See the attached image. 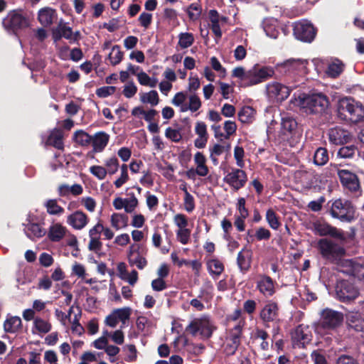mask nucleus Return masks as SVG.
Wrapping results in <instances>:
<instances>
[{
    "label": "nucleus",
    "instance_id": "obj_1",
    "mask_svg": "<svg viewBox=\"0 0 364 364\" xmlns=\"http://www.w3.org/2000/svg\"><path fill=\"white\" fill-rule=\"evenodd\" d=\"M338 112L340 117L353 122H358L364 117L363 105L350 97L339 100Z\"/></svg>",
    "mask_w": 364,
    "mask_h": 364
},
{
    "label": "nucleus",
    "instance_id": "obj_2",
    "mask_svg": "<svg viewBox=\"0 0 364 364\" xmlns=\"http://www.w3.org/2000/svg\"><path fill=\"white\" fill-rule=\"evenodd\" d=\"M328 105L327 97L322 93L299 97V105L306 113H322L326 109Z\"/></svg>",
    "mask_w": 364,
    "mask_h": 364
},
{
    "label": "nucleus",
    "instance_id": "obj_3",
    "mask_svg": "<svg viewBox=\"0 0 364 364\" xmlns=\"http://www.w3.org/2000/svg\"><path fill=\"white\" fill-rule=\"evenodd\" d=\"M187 329L193 336L199 333L203 338H209L212 336L215 327L209 316H202L192 320Z\"/></svg>",
    "mask_w": 364,
    "mask_h": 364
},
{
    "label": "nucleus",
    "instance_id": "obj_4",
    "mask_svg": "<svg viewBox=\"0 0 364 364\" xmlns=\"http://www.w3.org/2000/svg\"><path fill=\"white\" fill-rule=\"evenodd\" d=\"M318 248L322 257L331 262L336 261L345 255L343 247L328 239L319 240Z\"/></svg>",
    "mask_w": 364,
    "mask_h": 364
},
{
    "label": "nucleus",
    "instance_id": "obj_5",
    "mask_svg": "<svg viewBox=\"0 0 364 364\" xmlns=\"http://www.w3.org/2000/svg\"><path fill=\"white\" fill-rule=\"evenodd\" d=\"M274 69L270 66L254 65L247 70L246 87L253 86L267 80L274 75Z\"/></svg>",
    "mask_w": 364,
    "mask_h": 364
},
{
    "label": "nucleus",
    "instance_id": "obj_6",
    "mask_svg": "<svg viewBox=\"0 0 364 364\" xmlns=\"http://www.w3.org/2000/svg\"><path fill=\"white\" fill-rule=\"evenodd\" d=\"M331 215L341 220L350 222L353 219L354 208L350 201L338 199L331 205Z\"/></svg>",
    "mask_w": 364,
    "mask_h": 364
},
{
    "label": "nucleus",
    "instance_id": "obj_7",
    "mask_svg": "<svg viewBox=\"0 0 364 364\" xmlns=\"http://www.w3.org/2000/svg\"><path fill=\"white\" fill-rule=\"evenodd\" d=\"M245 325L244 320H240L238 323L230 331L224 346V353L227 355H232L240 344V338Z\"/></svg>",
    "mask_w": 364,
    "mask_h": 364
},
{
    "label": "nucleus",
    "instance_id": "obj_8",
    "mask_svg": "<svg viewBox=\"0 0 364 364\" xmlns=\"http://www.w3.org/2000/svg\"><path fill=\"white\" fill-rule=\"evenodd\" d=\"M307 61L301 59H289L277 67L279 71L285 75H304L306 73Z\"/></svg>",
    "mask_w": 364,
    "mask_h": 364
},
{
    "label": "nucleus",
    "instance_id": "obj_9",
    "mask_svg": "<svg viewBox=\"0 0 364 364\" xmlns=\"http://www.w3.org/2000/svg\"><path fill=\"white\" fill-rule=\"evenodd\" d=\"M343 321L341 313L331 309H326L321 314L319 327L326 330H333L339 326Z\"/></svg>",
    "mask_w": 364,
    "mask_h": 364
},
{
    "label": "nucleus",
    "instance_id": "obj_10",
    "mask_svg": "<svg viewBox=\"0 0 364 364\" xmlns=\"http://www.w3.org/2000/svg\"><path fill=\"white\" fill-rule=\"evenodd\" d=\"M294 35L301 41L310 43L315 38L316 31L311 23L306 20H302L294 23Z\"/></svg>",
    "mask_w": 364,
    "mask_h": 364
},
{
    "label": "nucleus",
    "instance_id": "obj_11",
    "mask_svg": "<svg viewBox=\"0 0 364 364\" xmlns=\"http://www.w3.org/2000/svg\"><path fill=\"white\" fill-rule=\"evenodd\" d=\"M3 25L7 31L16 33L18 30L28 27V21L21 14L13 11L4 19Z\"/></svg>",
    "mask_w": 364,
    "mask_h": 364
},
{
    "label": "nucleus",
    "instance_id": "obj_12",
    "mask_svg": "<svg viewBox=\"0 0 364 364\" xmlns=\"http://www.w3.org/2000/svg\"><path fill=\"white\" fill-rule=\"evenodd\" d=\"M291 88L278 82H272L266 85L268 97L272 101H283L290 95Z\"/></svg>",
    "mask_w": 364,
    "mask_h": 364
},
{
    "label": "nucleus",
    "instance_id": "obj_13",
    "mask_svg": "<svg viewBox=\"0 0 364 364\" xmlns=\"http://www.w3.org/2000/svg\"><path fill=\"white\" fill-rule=\"evenodd\" d=\"M336 291L338 299L343 302L355 299L358 294L357 288L346 280H341L337 283Z\"/></svg>",
    "mask_w": 364,
    "mask_h": 364
},
{
    "label": "nucleus",
    "instance_id": "obj_14",
    "mask_svg": "<svg viewBox=\"0 0 364 364\" xmlns=\"http://www.w3.org/2000/svg\"><path fill=\"white\" fill-rule=\"evenodd\" d=\"M247 181L246 173L240 168H232L225 177L224 181L235 191L244 187Z\"/></svg>",
    "mask_w": 364,
    "mask_h": 364
},
{
    "label": "nucleus",
    "instance_id": "obj_15",
    "mask_svg": "<svg viewBox=\"0 0 364 364\" xmlns=\"http://www.w3.org/2000/svg\"><path fill=\"white\" fill-rule=\"evenodd\" d=\"M131 312L129 307L115 309L106 317L105 322L112 328H115L119 322L124 325L129 319Z\"/></svg>",
    "mask_w": 364,
    "mask_h": 364
},
{
    "label": "nucleus",
    "instance_id": "obj_16",
    "mask_svg": "<svg viewBox=\"0 0 364 364\" xmlns=\"http://www.w3.org/2000/svg\"><path fill=\"white\" fill-rule=\"evenodd\" d=\"M291 337L294 345L303 347L311 341V328L308 325L301 324L294 329Z\"/></svg>",
    "mask_w": 364,
    "mask_h": 364
},
{
    "label": "nucleus",
    "instance_id": "obj_17",
    "mask_svg": "<svg viewBox=\"0 0 364 364\" xmlns=\"http://www.w3.org/2000/svg\"><path fill=\"white\" fill-rule=\"evenodd\" d=\"M340 271L358 279H364V263L353 259H346L341 262Z\"/></svg>",
    "mask_w": 364,
    "mask_h": 364
},
{
    "label": "nucleus",
    "instance_id": "obj_18",
    "mask_svg": "<svg viewBox=\"0 0 364 364\" xmlns=\"http://www.w3.org/2000/svg\"><path fill=\"white\" fill-rule=\"evenodd\" d=\"M328 135L329 141L335 145L346 144L351 139L350 132L339 127L330 129Z\"/></svg>",
    "mask_w": 364,
    "mask_h": 364
},
{
    "label": "nucleus",
    "instance_id": "obj_19",
    "mask_svg": "<svg viewBox=\"0 0 364 364\" xmlns=\"http://www.w3.org/2000/svg\"><path fill=\"white\" fill-rule=\"evenodd\" d=\"M279 315V307L276 302L272 301H267L259 313L260 318L266 326L269 322L274 321Z\"/></svg>",
    "mask_w": 364,
    "mask_h": 364
},
{
    "label": "nucleus",
    "instance_id": "obj_20",
    "mask_svg": "<svg viewBox=\"0 0 364 364\" xmlns=\"http://www.w3.org/2000/svg\"><path fill=\"white\" fill-rule=\"evenodd\" d=\"M312 230L316 235L320 236L330 235L331 237L341 238L343 237L336 228L331 226L327 223L322 220H317L313 223Z\"/></svg>",
    "mask_w": 364,
    "mask_h": 364
},
{
    "label": "nucleus",
    "instance_id": "obj_21",
    "mask_svg": "<svg viewBox=\"0 0 364 364\" xmlns=\"http://www.w3.org/2000/svg\"><path fill=\"white\" fill-rule=\"evenodd\" d=\"M338 176L344 187L352 192L358 191L360 189V183L357 176L347 170H342L338 172Z\"/></svg>",
    "mask_w": 364,
    "mask_h": 364
},
{
    "label": "nucleus",
    "instance_id": "obj_22",
    "mask_svg": "<svg viewBox=\"0 0 364 364\" xmlns=\"http://www.w3.org/2000/svg\"><path fill=\"white\" fill-rule=\"evenodd\" d=\"M128 260L130 265L136 266L139 269H144L147 264L146 259L139 252V245L136 244L129 246Z\"/></svg>",
    "mask_w": 364,
    "mask_h": 364
},
{
    "label": "nucleus",
    "instance_id": "obj_23",
    "mask_svg": "<svg viewBox=\"0 0 364 364\" xmlns=\"http://www.w3.org/2000/svg\"><path fill=\"white\" fill-rule=\"evenodd\" d=\"M257 288L264 296H272L275 292L274 283L271 277L262 274L259 275L257 282Z\"/></svg>",
    "mask_w": 364,
    "mask_h": 364
},
{
    "label": "nucleus",
    "instance_id": "obj_24",
    "mask_svg": "<svg viewBox=\"0 0 364 364\" xmlns=\"http://www.w3.org/2000/svg\"><path fill=\"white\" fill-rule=\"evenodd\" d=\"M87 215L81 210H77L69 215L67 218V223L75 230L83 229L88 223Z\"/></svg>",
    "mask_w": 364,
    "mask_h": 364
},
{
    "label": "nucleus",
    "instance_id": "obj_25",
    "mask_svg": "<svg viewBox=\"0 0 364 364\" xmlns=\"http://www.w3.org/2000/svg\"><path fill=\"white\" fill-rule=\"evenodd\" d=\"M57 18V14L55 9L50 7H45L38 11V20L44 27L50 26Z\"/></svg>",
    "mask_w": 364,
    "mask_h": 364
},
{
    "label": "nucleus",
    "instance_id": "obj_26",
    "mask_svg": "<svg viewBox=\"0 0 364 364\" xmlns=\"http://www.w3.org/2000/svg\"><path fill=\"white\" fill-rule=\"evenodd\" d=\"M109 140V134L104 132H97L92 136L91 143L94 152H102L107 145Z\"/></svg>",
    "mask_w": 364,
    "mask_h": 364
},
{
    "label": "nucleus",
    "instance_id": "obj_27",
    "mask_svg": "<svg viewBox=\"0 0 364 364\" xmlns=\"http://www.w3.org/2000/svg\"><path fill=\"white\" fill-rule=\"evenodd\" d=\"M193 161L196 165V172L198 176L205 177L209 173V168L206 165V157L205 155L198 151L195 154L193 157Z\"/></svg>",
    "mask_w": 364,
    "mask_h": 364
},
{
    "label": "nucleus",
    "instance_id": "obj_28",
    "mask_svg": "<svg viewBox=\"0 0 364 364\" xmlns=\"http://www.w3.org/2000/svg\"><path fill=\"white\" fill-rule=\"evenodd\" d=\"M58 192L59 196L62 197H68L70 195L78 196L82 193L83 188L78 183L73 184V186L61 184L58 188Z\"/></svg>",
    "mask_w": 364,
    "mask_h": 364
},
{
    "label": "nucleus",
    "instance_id": "obj_29",
    "mask_svg": "<svg viewBox=\"0 0 364 364\" xmlns=\"http://www.w3.org/2000/svg\"><path fill=\"white\" fill-rule=\"evenodd\" d=\"M24 232L27 237L31 240L41 238L46 233V230L39 224L30 222L25 225Z\"/></svg>",
    "mask_w": 364,
    "mask_h": 364
},
{
    "label": "nucleus",
    "instance_id": "obj_30",
    "mask_svg": "<svg viewBox=\"0 0 364 364\" xmlns=\"http://www.w3.org/2000/svg\"><path fill=\"white\" fill-rule=\"evenodd\" d=\"M66 232L65 227L60 223H54L49 228L48 237L52 242H59L65 237Z\"/></svg>",
    "mask_w": 364,
    "mask_h": 364
},
{
    "label": "nucleus",
    "instance_id": "obj_31",
    "mask_svg": "<svg viewBox=\"0 0 364 364\" xmlns=\"http://www.w3.org/2000/svg\"><path fill=\"white\" fill-rule=\"evenodd\" d=\"M299 178L305 188H311L317 186L318 176L313 171H301Z\"/></svg>",
    "mask_w": 364,
    "mask_h": 364
},
{
    "label": "nucleus",
    "instance_id": "obj_32",
    "mask_svg": "<svg viewBox=\"0 0 364 364\" xmlns=\"http://www.w3.org/2000/svg\"><path fill=\"white\" fill-rule=\"evenodd\" d=\"M345 64L339 59L335 58L329 62L326 69V74L332 77H338L344 70Z\"/></svg>",
    "mask_w": 364,
    "mask_h": 364
},
{
    "label": "nucleus",
    "instance_id": "obj_33",
    "mask_svg": "<svg viewBox=\"0 0 364 364\" xmlns=\"http://www.w3.org/2000/svg\"><path fill=\"white\" fill-rule=\"evenodd\" d=\"M348 325L356 331H360L364 326V320L358 311H349L346 314Z\"/></svg>",
    "mask_w": 364,
    "mask_h": 364
},
{
    "label": "nucleus",
    "instance_id": "obj_34",
    "mask_svg": "<svg viewBox=\"0 0 364 364\" xmlns=\"http://www.w3.org/2000/svg\"><path fill=\"white\" fill-rule=\"evenodd\" d=\"M52 328L51 323L41 317H36L33 321L32 331L33 333L46 334Z\"/></svg>",
    "mask_w": 364,
    "mask_h": 364
},
{
    "label": "nucleus",
    "instance_id": "obj_35",
    "mask_svg": "<svg viewBox=\"0 0 364 364\" xmlns=\"http://www.w3.org/2000/svg\"><path fill=\"white\" fill-rule=\"evenodd\" d=\"M110 223L114 229L119 230L128 225V217L124 213H114L110 217Z\"/></svg>",
    "mask_w": 364,
    "mask_h": 364
},
{
    "label": "nucleus",
    "instance_id": "obj_36",
    "mask_svg": "<svg viewBox=\"0 0 364 364\" xmlns=\"http://www.w3.org/2000/svg\"><path fill=\"white\" fill-rule=\"evenodd\" d=\"M297 127V122L294 119L290 117H284L282 119L281 131L282 133L288 136L292 134Z\"/></svg>",
    "mask_w": 364,
    "mask_h": 364
},
{
    "label": "nucleus",
    "instance_id": "obj_37",
    "mask_svg": "<svg viewBox=\"0 0 364 364\" xmlns=\"http://www.w3.org/2000/svg\"><path fill=\"white\" fill-rule=\"evenodd\" d=\"M190 21H196L200 19L202 14V6L198 2H194L184 9Z\"/></svg>",
    "mask_w": 364,
    "mask_h": 364
},
{
    "label": "nucleus",
    "instance_id": "obj_38",
    "mask_svg": "<svg viewBox=\"0 0 364 364\" xmlns=\"http://www.w3.org/2000/svg\"><path fill=\"white\" fill-rule=\"evenodd\" d=\"M256 111L252 107L245 106L238 113V117L242 123H251L255 119Z\"/></svg>",
    "mask_w": 364,
    "mask_h": 364
},
{
    "label": "nucleus",
    "instance_id": "obj_39",
    "mask_svg": "<svg viewBox=\"0 0 364 364\" xmlns=\"http://www.w3.org/2000/svg\"><path fill=\"white\" fill-rule=\"evenodd\" d=\"M47 144L55 147L58 149H63V142L61 132L57 129H53L48 136Z\"/></svg>",
    "mask_w": 364,
    "mask_h": 364
},
{
    "label": "nucleus",
    "instance_id": "obj_40",
    "mask_svg": "<svg viewBox=\"0 0 364 364\" xmlns=\"http://www.w3.org/2000/svg\"><path fill=\"white\" fill-rule=\"evenodd\" d=\"M140 101L144 104H149L152 107L157 105L159 102V97L156 90H151L148 92L140 93Z\"/></svg>",
    "mask_w": 364,
    "mask_h": 364
},
{
    "label": "nucleus",
    "instance_id": "obj_41",
    "mask_svg": "<svg viewBox=\"0 0 364 364\" xmlns=\"http://www.w3.org/2000/svg\"><path fill=\"white\" fill-rule=\"evenodd\" d=\"M4 327L6 332L15 333L21 327V319L18 316H11L5 321Z\"/></svg>",
    "mask_w": 364,
    "mask_h": 364
},
{
    "label": "nucleus",
    "instance_id": "obj_42",
    "mask_svg": "<svg viewBox=\"0 0 364 364\" xmlns=\"http://www.w3.org/2000/svg\"><path fill=\"white\" fill-rule=\"evenodd\" d=\"M328 153L326 148H318L314 155V163L316 166H323L328 161Z\"/></svg>",
    "mask_w": 364,
    "mask_h": 364
},
{
    "label": "nucleus",
    "instance_id": "obj_43",
    "mask_svg": "<svg viewBox=\"0 0 364 364\" xmlns=\"http://www.w3.org/2000/svg\"><path fill=\"white\" fill-rule=\"evenodd\" d=\"M45 207L50 215H60L64 213V208L58 204L57 200L49 199L46 201Z\"/></svg>",
    "mask_w": 364,
    "mask_h": 364
},
{
    "label": "nucleus",
    "instance_id": "obj_44",
    "mask_svg": "<svg viewBox=\"0 0 364 364\" xmlns=\"http://www.w3.org/2000/svg\"><path fill=\"white\" fill-rule=\"evenodd\" d=\"M207 265L210 274L216 277L220 276L224 270L223 264L218 259H210Z\"/></svg>",
    "mask_w": 364,
    "mask_h": 364
},
{
    "label": "nucleus",
    "instance_id": "obj_45",
    "mask_svg": "<svg viewBox=\"0 0 364 364\" xmlns=\"http://www.w3.org/2000/svg\"><path fill=\"white\" fill-rule=\"evenodd\" d=\"M201 107V102L200 98L195 94L191 95L188 97V105L182 107L181 112H184L188 110L191 112H196Z\"/></svg>",
    "mask_w": 364,
    "mask_h": 364
},
{
    "label": "nucleus",
    "instance_id": "obj_46",
    "mask_svg": "<svg viewBox=\"0 0 364 364\" xmlns=\"http://www.w3.org/2000/svg\"><path fill=\"white\" fill-rule=\"evenodd\" d=\"M123 56L124 53L121 50L120 46L115 45L112 48L108 59L112 65H116L122 60Z\"/></svg>",
    "mask_w": 364,
    "mask_h": 364
},
{
    "label": "nucleus",
    "instance_id": "obj_47",
    "mask_svg": "<svg viewBox=\"0 0 364 364\" xmlns=\"http://www.w3.org/2000/svg\"><path fill=\"white\" fill-rule=\"evenodd\" d=\"M268 337V333L265 331L259 328H257L253 333V338L255 340L261 341L260 348L263 350H267L269 349V343L267 341Z\"/></svg>",
    "mask_w": 364,
    "mask_h": 364
},
{
    "label": "nucleus",
    "instance_id": "obj_48",
    "mask_svg": "<svg viewBox=\"0 0 364 364\" xmlns=\"http://www.w3.org/2000/svg\"><path fill=\"white\" fill-rule=\"evenodd\" d=\"M73 139L79 145L87 146L91 143L92 136L82 130H78L75 132Z\"/></svg>",
    "mask_w": 364,
    "mask_h": 364
},
{
    "label": "nucleus",
    "instance_id": "obj_49",
    "mask_svg": "<svg viewBox=\"0 0 364 364\" xmlns=\"http://www.w3.org/2000/svg\"><path fill=\"white\" fill-rule=\"evenodd\" d=\"M105 167L106 168L107 174L113 175L116 173L119 168V162L118 159L114 156L107 159L105 161Z\"/></svg>",
    "mask_w": 364,
    "mask_h": 364
},
{
    "label": "nucleus",
    "instance_id": "obj_50",
    "mask_svg": "<svg viewBox=\"0 0 364 364\" xmlns=\"http://www.w3.org/2000/svg\"><path fill=\"white\" fill-rule=\"evenodd\" d=\"M129 198H125L124 211L127 213H133L139 205V200L134 193L128 194Z\"/></svg>",
    "mask_w": 364,
    "mask_h": 364
},
{
    "label": "nucleus",
    "instance_id": "obj_51",
    "mask_svg": "<svg viewBox=\"0 0 364 364\" xmlns=\"http://www.w3.org/2000/svg\"><path fill=\"white\" fill-rule=\"evenodd\" d=\"M194 42V36L191 33H181L178 35V46L184 49L193 45Z\"/></svg>",
    "mask_w": 364,
    "mask_h": 364
},
{
    "label": "nucleus",
    "instance_id": "obj_52",
    "mask_svg": "<svg viewBox=\"0 0 364 364\" xmlns=\"http://www.w3.org/2000/svg\"><path fill=\"white\" fill-rule=\"evenodd\" d=\"M137 80L141 85L155 87L157 85L156 78H151L145 72L140 71L136 74Z\"/></svg>",
    "mask_w": 364,
    "mask_h": 364
},
{
    "label": "nucleus",
    "instance_id": "obj_53",
    "mask_svg": "<svg viewBox=\"0 0 364 364\" xmlns=\"http://www.w3.org/2000/svg\"><path fill=\"white\" fill-rule=\"evenodd\" d=\"M90 173L99 181H103L107 176L106 168L100 165H93L89 168Z\"/></svg>",
    "mask_w": 364,
    "mask_h": 364
},
{
    "label": "nucleus",
    "instance_id": "obj_54",
    "mask_svg": "<svg viewBox=\"0 0 364 364\" xmlns=\"http://www.w3.org/2000/svg\"><path fill=\"white\" fill-rule=\"evenodd\" d=\"M123 351L125 353V360L127 362H134L137 359V350L134 345L128 344L123 347Z\"/></svg>",
    "mask_w": 364,
    "mask_h": 364
},
{
    "label": "nucleus",
    "instance_id": "obj_55",
    "mask_svg": "<svg viewBox=\"0 0 364 364\" xmlns=\"http://www.w3.org/2000/svg\"><path fill=\"white\" fill-rule=\"evenodd\" d=\"M266 220L269 225L274 230H277L281 225L277 214L272 209L267 210Z\"/></svg>",
    "mask_w": 364,
    "mask_h": 364
},
{
    "label": "nucleus",
    "instance_id": "obj_56",
    "mask_svg": "<svg viewBox=\"0 0 364 364\" xmlns=\"http://www.w3.org/2000/svg\"><path fill=\"white\" fill-rule=\"evenodd\" d=\"M357 151V149L355 146L350 145V146H346L341 147L338 151V156L343 158V159H348L352 158L355 152Z\"/></svg>",
    "mask_w": 364,
    "mask_h": 364
},
{
    "label": "nucleus",
    "instance_id": "obj_57",
    "mask_svg": "<svg viewBox=\"0 0 364 364\" xmlns=\"http://www.w3.org/2000/svg\"><path fill=\"white\" fill-rule=\"evenodd\" d=\"M81 316V311H79L78 314H76L74 315V318L72 321V331L73 333L81 336L84 333V328L83 326L80 323V318Z\"/></svg>",
    "mask_w": 364,
    "mask_h": 364
},
{
    "label": "nucleus",
    "instance_id": "obj_58",
    "mask_svg": "<svg viewBox=\"0 0 364 364\" xmlns=\"http://www.w3.org/2000/svg\"><path fill=\"white\" fill-rule=\"evenodd\" d=\"M245 249H242L238 254L237 257V263L240 268V269L245 272L250 267V262L246 259L245 256L243 254Z\"/></svg>",
    "mask_w": 364,
    "mask_h": 364
},
{
    "label": "nucleus",
    "instance_id": "obj_59",
    "mask_svg": "<svg viewBox=\"0 0 364 364\" xmlns=\"http://www.w3.org/2000/svg\"><path fill=\"white\" fill-rule=\"evenodd\" d=\"M232 76L239 78L241 81L242 86L246 87V82L247 79V70H245L244 68H235L232 71Z\"/></svg>",
    "mask_w": 364,
    "mask_h": 364
},
{
    "label": "nucleus",
    "instance_id": "obj_60",
    "mask_svg": "<svg viewBox=\"0 0 364 364\" xmlns=\"http://www.w3.org/2000/svg\"><path fill=\"white\" fill-rule=\"evenodd\" d=\"M165 136L173 142H178L181 140L182 136L179 130L168 127L165 131Z\"/></svg>",
    "mask_w": 364,
    "mask_h": 364
},
{
    "label": "nucleus",
    "instance_id": "obj_61",
    "mask_svg": "<svg viewBox=\"0 0 364 364\" xmlns=\"http://www.w3.org/2000/svg\"><path fill=\"white\" fill-rule=\"evenodd\" d=\"M81 203L85 207V208L90 213L94 212L97 207L96 200L90 196L82 198Z\"/></svg>",
    "mask_w": 364,
    "mask_h": 364
},
{
    "label": "nucleus",
    "instance_id": "obj_62",
    "mask_svg": "<svg viewBox=\"0 0 364 364\" xmlns=\"http://www.w3.org/2000/svg\"><path fill=\"white\" fill-rule=\"evenodd\" d=\"M210 64L213 69L219 73L220 77L223 78L225 77L226 70L223 67L216 57H212L210 58Z\"/></svg>",
    "mask_w": 364,
    "mask_h": 364
},
{
    "label": "nucleus",
    "instance_id": "obj_63",
    "mask_svg": "<svg viewBox=\"0 0 364 364\" xmlns=\"http://www.w3.org/2000/svg\"><path fill=\"white\" fill-rule=\"evenodd\" d=\"M191 235V230L189 229H178L176 232V237L178 240L183 245L188 242Z\"/></svg>",
    "mask_w": 364,
    "mask_h": 364
},
{
    "label": "nucleus",
    "instance_id": "obj_64",
    "mask_svg": "<svg viewBox=\"0 0 364 364\" xmlns=\"http://www.w3.org/2000/svg\"><path fill=\"white\" fill-rule=\"evenodd\" d=\"M245 155V151L242 147L241 146H235L234 149V157L236 160V164L237 166L242 168L245 165L243 158Z\"/></svg>",
    "mask_w": 364,
    "mask_h": 364
}]
</instances>
